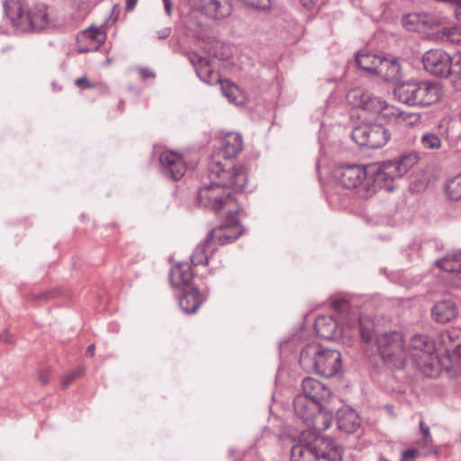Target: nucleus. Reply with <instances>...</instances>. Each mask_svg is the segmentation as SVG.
I'll return each instance as SVG.
<instances>
[{
  "label": "nucleus",
  "instance_id": "4",
  "mask_svg": "<svg viewBox=\"0 0 461 461\" xmlns=\"http://www.w3.org/2000/svg\"><path fill=\"white\" fill-rule=\"evenodd\" d=\"M376 169V165L367 168L358 165L344 166L334 170V177L341 186L353 189L357 196L367 199L383 189L380 181L373 176Z\"/></svg>",
  "mask_w": 461,
  "mask_h": 461
},
{
  "label": "nucleus",
  "instance_id": "21",
  "mask_svg": "<svg viewBox=\"0 0 461 461\" xmlns=\"http://www.w3.org/2000/svg\"><path fill=\"white\" fill-rule=\"evenodd\" d=\"M457 314V306L450 300L438 302L431 310L432 319L440 323H447L455 320Z\"/></svg>",
  "mask_w": 461,
  "mask_h": 461
},
{
  "label": "nucleus",
  "instance_id": "33",
  "mask_svg": "<svg viewBox=\"0 0 461 461\" xmlns=\"http://www.w3.org/2000/svg\"><path fill=\"white\" fill-rule=\"evenodd\" d=\"M359 334L362 341L367 346L375 344V324L372 320L366 317L358 318Z\"/></svg>",
  "mask_w": 461,
  "mask_h": 461
},
{
  "label": "nucleus",
  "instance_id": "35",
  "mask_svg": "<svg viewBox=\"0 0 461 461\" xmlns=\"http://www.w3.org/2000/svg\"><path fill=\"white\" fill-rule=\"evenodd\" d=\"M445 193L450 200H461V173L447 182L445 185Z\"/></svg>",
  "mask_w": 461,
  "mask_h": 461
},
{
  "label": "nucleus",
  "instance_id": "5",
  "mask_svg": "<svg viewBox=\"0 0 461 461\" xmlns=\"http://www.w3.org/2000/svg\"><path fill=\"white\" fill-rule=\"evenodd\" d=\"M300 365L307 372L331 377L341 367V355L338 350L324 348L319 344L312 343L302 350Z\"/></svg>",
  "mask_w": 461,
  "mask_h": 461
},
{
  "label": "nucleus",
  "instance_id": "53",
  "mask_svg": "<svg viewBox=\"0 0 461 461\" xmlns=\"http://www.w3.org/2000/svg\"><path fill=\"white\" fill-rule=\"evenodd\" d=\"M95 354V345L94 344H91L87 347L86 350V355L92 357Z\"/></svg>",
  "mask_w": 461,
  "mask_h": 461
},
{
  "label": "nucleus",
  "instance_id": "49",
  "mask_svg": "<svg viewBox=\"0 0 461 461\" xmlns=\"http://www.w3.org/2000/svg\"><path fill=\"white\" fill-rule=\"evenodd\" d=\"M70 374L74 377V379L77 380L84 375V368L77 367V369L70 372Z\"/></svg>",
  "mask_w": 461,
  "mask_h": 461
},
{
  "label": "nucleus",
  "instance_id": "44",
  "mask_svg": "<svg viewBox=\"0 0 461 461\" xmlns=\"http://www.w3.org/2000/svg\"><path fill=\"white\" fill-rule=\"evenodd\" d=\"M75 381L74 377L71 375L70 373L65 375L62 378H61V385L63 387H68L73 382Z\"/></svg>",
  "mask_w": 461,
  "mask_h": 461
},
{
  "label": "nucleus",
  "instance_id": "51",
  "mask_svg": "<svg viewBox=\"0 0 461 461\" xmlns=\"http://www.w3.org/2000/svg\"><path fill=\"white\" fill-rule=\"evenodd\" d=\"M300 2L306 9H312L314 5V0H300Z\"/></svg>",
  "mask_w": 461,
  "mask_h": 461
},
{
  "label": "nucleus",
  "instance_id": "25",
  "mask_svg": "<svg viewBox=\"0 0 461 461\" xmlns=\"http://www.w3.org/2000/svg\"><path fill=\"white\" fill-rule=\"evenodd\" d=\"M333 421V415L330 411L324 409L322 403L320 404V409L317 413L312 415L309 420V422H305V424L312 429L313 433H319L323 430L328 429Z\"/></svg>",
  "mask_w": 461,
  "mask_h": 461
},
{
  "label": "nucleus",
  "instance_id": "19",
  "mask_svg": "<svg viewBox=\"0 0 461 461\" xmlns=\"http://www.w3.org/2000/svg\"><path fill=\"white\" fill-rule=\"evenodd\" d=\"M28 18L26 31H41L50 23L48 7L43 4L31 5Z\"/></svg>",
  "mask_w": 461,
  "mask_h": 461
},
{
  "label": "nucleus",
  "instance_id": "31",
  "mask_svg": "<svg viewBox=\"0 0 461 461\" xmlns=\"http://www.w3.org/2000/svg\"><path fill=\"white\" fill-rule=\"evenodd\" d=\"M202 11L213 19H221L230 14V8L222 5L220 0H204Z\"/></svg>",
  "mask_w": 461,
  "mask_h": 461
},
{
  "label": "nucleus",
  "instance_id": "23",
  "mask_svg": "<svg viewBox=\"0 0 461 461\" xmlns=\"http://www.w3.org/2000/svg\"><path fill=\"white\" fill-rule=\"evenodd\" d=\"M437 266L446 272L454 274V285L461 286V252L447 255L438 260Z\"/></svg>",
  "mask_w": 461,
  "mask_h": 461
},
{
  "label": "nucleus",
  "instance_id": "34",
  "mask_svg": "<svg viewBox=\"0 0 461 461\" xmlns=\"http://www.w3.org/2000/svg\"><path fill=\"white\" fill-rule=\"evenodd\" d=\"M291 461H319V459L312 446L295 445L291 450Z\"/></svg>",
  "mask_w": 461,
  "mask_h": 461
},
{
  "label": "nucleus",
  "instance_id": "17",
  "mask_svg": "<svg viewBox=\"0 0 461 461\" xmlns=\"http://www.w3.org/2000/svg\"><path fill=\"white\" fill-rule=\"evenodd\" d=\"M313 448L320 457L328 461H340L342 459V448L333 439L316 437Z\"/></svg>",
  "mask_w": 461,
  "mask_h": 461
},
{
  "label": "nucleus",
  "instance_id": "30",
  "mask_svg": "<svg viewBox=\"0 0 461 461\" xmlns=\"http://www.w3.org/2000/svg\"><path fill=\"white\" fill-rule=\"evenodd\" d=\"M381 58L382 56L380 55L363 50L357 54L356 62L357 66L363 70L375 74Z\"/></svg>",
  "mask_w": 461,
  "mask_h": 461
},
{
  "label": "nucleus",
  "instance_id": "50",
  "mask_svg": "<svg viewBox=\"0 0 461 461\" xmlns=\"http://www.w3.org/2000/svg\"><path fill=\"white\" fill-rule=\"evenodd\" d=\"M165 10L167 15H170L172 13V2L171 0H163Z\"/></svg>",
  "mask_w": 461,
  "mask_h": 461
},
{
  "label": "nucleus",
  "instance_id": "27",
  "mask_svg": "<svg viewBox=\"0 0 461 461\" xmlns=\"http://www.w3.org/2000/svg\"><path fill=\"white\" fill-rule=\"evenodd\" d=\"M388 122L395 121L397 123L404 124L409 127H414L421 122V114L415 112L402 111L395 106L389 108Z\"/></svg>",
  "mask_w": 461,
  "mask_h": 461
},
{
  "label": "nucleus",
  "instance_id": "32",
  "mask_svg": "<svg viewBox=\"0 0 461 461\" xmlns=\"http://www.w3.org/2000/svg\"><path fill=\"white\" fill-rule=\"evenodd\" d=\"M214 249L212 247V242L209 239H206L201 242L191 256V262L194 266L198 265H208L209 263V253H212Z\"/></svg>",
  "mask_w": 461,
  "mask_h": 461
},
{
  "label": "nucleus",
  "instance_id": "3",
  "mask_svg": "<svg viewBox=\"0 0 461 461\" xmlns=\"http://www.w3.org/2000/svg\"><path fill=\"white\" fill-rule=\"evenodd\" d=\"M395 98L411 107H429L438 103L443 95V88L438 82L432 80H408L399 83L393 89Z\"/></svg>",
  "mask_w": 461,
  "mask_h": 461
},
{
  "label": "nucleus",
  "instance_id": "10",
  "mask_svg": "<svg viewBox=\"0 0 461 461\" xmlns=\"http://www.w3.org/2000/svg\"><path fill=\"white\" fill-rule=\"evenodd\" d=\"M407 349L409 360H413L420 368L431 366L437 358L434 342L426 336H413L407 344Z\"/></svg>",
  "mask_w": 461,
  "mask_h": 461
},
{
  "label": "nucleus",
  "instance_id": "37",
  "mask_svg": "<svg viewBox=\"0 0 461 461\" xmlns=\"http://www.w3.org/2000/svg\"><path fill=\"white\" fill-rule=\"evenodd\" d=\"M444 35H446L447 41L452 43H456V44L461 43V28L460 27H452L449 29H446L444 32Z\"/></svg>",
  "mask_w": 461,
  "mask_h": 461
},
{
  "label": "nucleus",
  "instance_id": "41",
  "mask_svg": "<svg viewBox=\"0 0 461 461\" xmlns=\"http://www.w3.org/2000/svg\"><path fill=\"white\" fill-rule=\"evenodd\" d=\"M419 450L415 448H410L402 452L401 461H407L410 458H415L419 456Z\"/></svg>",
  "mask_w": 461,
  "mask_h": 461
},
{
  "label": "nucleus",
  "instance_id": "52",
  "mask_svg": "<svg viewBox=\"0 0 461 461\" xmlns=\"http://www.w3.org/2000/svg\"><path fill=\"white\" fill-rule=\"evenodd\" d=\"M138 0H127V3H126V9L128 11H131L133 10V8L135 7V5L137 3Z\"/></svg>",
  "mask_w": 461,
  "mask_h": 461
},
{
  "label": "nucleus",
  "instance_id": "2",
  "mask_svg": "<svg viewBox=\"0 0 461 461\" xmlns=\"http://www.w3.org/2000/svg\"><path fill=\"white\" fill-rule=\"evenodd\" d=\"M209 177L212 185L199 190L198 199L204 206L211 207L219 214H239L240 205L227 189L236 192H242L246 186H236L234 184L227 183L226 179L212 177L208 168ZM227 180H235L233 177H227Z\"/></svg>",
  "mask_w": 461,
  "mask_h": 461
},
{
  "label": "nucleus",
  "instance_id": "22",
  "mask_svg": "<svg viewBox=\"0 0 461 461\" xmlns=\"http://www.w3.org/2000/svg\"><path fill=\"white\" fill-rule=\"evenodd\" d=\"M320 404L315 401H312L311 398H307V396L297 395L294 401V408L295 414L299 417L304 423L309 422L310 418L320 409Z\"/></svg>",
  "mask_w": 461,
  "mask_h": 461
},
{
  "label": "nucleus",
  "instance_id": "18",
  "mask_svg": "<svg viewBox=\"0 0 461 461\" xmlns=\"http://www.w3.org/2000/svg\"><path fill=\"white\" fill-rule=\"evenodd\" d=\"M302 388L303 393L300 395L307 396V398H311L318 403H321L322 402L329 400L331 395L329 388L320 381L312 377H307L303 380Z\"/></svg>",
  "mask_w": 461,
  "mask_h": 461
},
{
  "label": "nucleus",
  "instance_id": "28",
  "mask_svg": "<svg viewBox=\"0 0 461 461\" xmlns=\"http://www.w3.org/2000/svg\"><path fill=\"white\" fill-rule=\"evenodd\" d=\"M360 420L357 412L351 409L344 408L338 411V426L341 430L352 433L359 427Z\"/></svg>",
  "mask_w": 461,
  "mask_h": 461
},
{
  "label": "nucleus",
  "instance_id": "8",
  "mask_svg": "<svg viewBox=\"0 0 461 461\" xmlns=\"http://www.w3.org/2000/svg\"><path fill=\"white\" fill-rule=\"evenodd\" d=\"M351 137L361 147L379 149L390 140L391 132L382 124L365 123L356 127Z\"/></svg>",
  "mask_w": 461,
  "mask_h": 461
},
{
  "label": "nucleus",
  "instance_id": "12",
  "mask_svg": "<svg viewBox=\"0 0 461 461\" xmlns=\"http://www.w3.org/2000/svg\"><path fill=\"white\" fill-rule=\"evenodd\" d=\"M425 69L435 76L447 77L451 74L452 58L442 50H429L422 57Z\"/></svg>",
  "mask_w": 461,
  "mask_h": 461
},
{
  "label": "nucleus",
  "instance_id": "39",
  "mask_svg": "<svg viewBox=\"0 0 461 461\" xmlns=\"http://www.w3.org/2000/svg\"><path fill=\"white\" fill-rule=\"evenodd\" d=\"M75 85L81 89H94L95 84L92 83L86 77H82L75 81Z\"/></svg>",
  "mask_w": 461,
  "mask_h": 461
},
{
  "label": "nucleus",
  "instance_id": "24",
  "mask_svg": "<svg viewBox=\"0 0 461 461\" xmlns=\"http://www.w3.org/2000/svg\"><path fill=\"white\" fill-rule=\"evenodd\" d=\"M375 75L386 81H397L402 77L401 66L395 59L382 56Z\"/></svg>",
  "mask_w": 461,
  "mask_h": 461
},
{
  "label": "nucleus",
  "instance_id": "14",
  "mask_svg": "<svg viewBox=\"0 0 461 461\" xmlns=\"http://www.w3.org/2000/svg\"><path fill=\"white\" fill-rule=\"evenodd\" d=\"M159 162L164 174L175 180L182 178L187 169L185 155L176 151H163L159 156Z\"/></svg>",
  "mask_w": 461,
  "mask_h": 461
},
{
  "label": "nucleus",
  "instance_id": "29",
  "mask_svg": "<svg viewBox=\"0 0 461 461\" xmlns=\"http://www.w3.org/2000/svg\"><path fill=\"white\" fill-rule=\"evenodd\" d=\"M337 321L330 316H321L315 321V330L321 338L333 339L337 337Z\"/></svg>",
  "mask_w": 461,
  "mask_h": 461
},
{
  "label": "nucleus",
  "instance_id": "16",
  "mask_svg": "<svg viewBox=\"0 0 461 461\" xmlns=\"http://www.w3.org/2000/svg\"><path fill=\"white\" fill-rule=\"evenodd\" d=\"M106 39L105 32L98 27H89L77 34V51L86 53L98 50Z\"/></svg>",
  "mask_w": 461,
  "mask_h": 461
},
{
  "label": "nucleus",
  "instance_id": "42",
  "mask_svg": "<svg viewBox=\"0 0 461 461\" xmlns=\"http://www.w3.org/2000/svg\"><path fill=\"white\" fill-rule=\"evenodd\" d=\"M38 380L42 385H45L49 383L50 377V372L47 369L41 370L38 373Z\"/></svg>",
  "mask_w": 461,
  "mask_h": 461
},
{
  "label": "nucleus",
  "instance_id": "43",
  "mask_svg": "<svg viewBox=\"0 0 461 461\" xmlns=\"http://www.w3.org/2000/svg\"><path fill=\"white\" fill-rule=\"evenodd\" d=\"M138 73H139L140 77H141V79H143V80L155 77V74L150 69H149L147 68H138Z\"/></svg>",
  "mask_w": 461,
  "mask_h": 461
},
{
  "label": "nucleus",
  "instance_id": "36",
  "mask_svg": "<svg viewBox=\"0 0 461 461\" xmlns=\"http://www.w3.org/2000/svg\"><path fill=\"white\" fill-rule=\"evenodd\" d=\"M420 145L424 149H439L442 147V140L438 134L426 131L420 137Z\"/></svg>",
  "mask_w": 461,
  "mask_h": 461
},
{
  "label": "nucleus",
  "instance_id": "6",
  "mask_svg": "<svg viewBox=\"0 0 461 461\" xmlns=\"http://www.w3.org/2000/svg\"><path fill=\"white\" fill-rule=\"evenodd\" d=\"M378 353L384 363L402 369L409 361V351L403 335L398 331L384 332L376 338Z\"/></svg>",
  "mask_w": 461,
  "mask_h": 461
},
{
  "label": "nucleus",
  "instance_id": "47",
  "mask_svg": "<svg viewBox=\"0 0 461 461\" xmlns=\"http://www.w3.org/2000/svg\"><path fill=\"white\" fill-rule=\"evenodd\" d=\"M453 5H456V16L461 21V0H453Z\"/></svg>",
  "mask_w": 461,
  "mask_h": 461
},
{
  "label": "nucleus",
  "instance_id": "7",
  "mask_svg": "<svg viewBox=\"0 0 461 461\" xmlns=\"http://www.w3.org/2000/svg\"><path fill=\"white\" fill-rule=\"evenodd\" d=\"M420 159L419 154L415 151H409L401 154L398 158L384 161L376 165V171L373 176L386 191H393V182L396 178L404 176Z\"/></svg>",
  "mask_w": 461,
  "mask_h": 461
},
{
  "label": "nucleus",
  "instance_id": "1",
  "mask_svg": "<svg viewBox=\"0 0 461 461\" xmlns=\"http://www.w3.org/2000/svg\"><path fill=\"white\" fill-rule=\"evenodd\" d=\"M242 140L240 135L234 132L226 134L221 140V147L211 158L209 167L212 177H233L235 180H228V183L236 186H246L248 184V173L242 166H235L233 158L241 151Z\"/></svg>",
  "mask_w": 461,
  "mask_h": 461
},
{
  "label": "nucleus",
  "instance_id": "54",
  "mask_svg": "<svg viewBox=\"0 0 461 461\" xmlns=\"http://www.w3.org/2000/svg\"><path fill=\"white\" fill-rule=\"evenodd\" d=\"M456 355L461 360V345L457 347L456 348Z\"/></svg>",
  "mask_w": 461,
  "mask_h": 461
},
{
  "label": "nucleus",
  "instance_id": "26",
  "mask_svg": "<svg viewBox=\"0 0 461 461\" xmlns=\"http://www.w3.org/2000/svg\"><path fill=\"white\" fill-rule=\"evenodd\" d=\"M193 271L188 263H178L170 270V283L174 287H181L191 282Z\"/></svg>",
  "mask_w": 461,
  "mask_h": 461
},
{
  "label": "nucleus",
  "instance_id": "45",
  "mask_svg": "<svg viewBox=\"0 0 461 461\" xmlns=\"http://www.w3.org/2000/svg\"><path fill=\"white\" fill-rule=\"evenodd\" d=\"M418 20V17L415 14H409L405 16L402 20V23L404 26L408 27L410 23H414Z\"/></svg>",
  "mask_w": 461,
  "mask_h": 461
},
{
  "label": "nucleus",
  "instance_id": "20",
  "mask_svg": "<svg viewBox=\"0 0 461 461\" xmlns=\"http://www.w3.org/2000/svg\"><path fill=\"white\" fill-rule=\"evenodd\" d=\"M207 293L195 287L185 290L179 300L181 309L186 313H194L206 300Z\"/></svg>",
  "mask_w": 461,
  "mask_h": 461
},
{
  "label": "nucleus",
  "instance_id": "55",
  "mask_svg": "<svg viewBox=\"0 0 461 461\" xmlns=\"http://www.w3.org/2000/svg\"><path fill=\"white\" fill-rule=\"evenodd\" d=\"M347 329H348V326H347L346 328H343V329H342V334H343V335H346V333H347Z\"/></svg>",
  "mask_w": 461,
  "mask_h": 461
},
{
  "label": "nucleus",
  "instance_id": "56",
  "mask_svg": "<svg viewBox=\"0 0 461 461\" xmlns=\"http://www.w3.org/2000/svg\"><path fill=\"white\" fill-rule=\"evenodd\" d=\"M353 326H356V323H353ZM348 328L350 330L352 328V325L350 323H348Z\"/></svg>",
  "mask_w": 461,
  "mask_h": 461
},
{
  "label": "nucleus",
  "instance_id": "46",
  "mask_svg": "<svg viewBox=\"0 0 461 461\" xmlns=\"http://www.w3.org/2000/svg\"><path fill=\"white\" fill-rule=\"evenodd\" d=\"M334 309L343 310L348 307V302L346 300L336 301L333 303Z\"/></svg>",
  "mask_w": 461,
  "mask_h": 461
},
{
  "label": "nucleus",
  "instance_id": "40",
  "mask_svg": "<svg viewBox=\"0 0 461 461\" xmlns=\"http://www.w3.org/2000/svg\"><path fill=\"white\" fill-rule=\"evenodd\" d=\"M451 73L461 77V52L452 58Z\"/></svg>",
  "mask_w": 461,
  "mask_h": 461
},
{
  "label": "nucleus",
  "instance_id": "13",
  "mask_svg": "<svg viewBox=\"0 0 461 461\" xmlns=\"http://www.w3.org/2000/svg\"><path fill=\"white\" fill-rule=\"evenodd\" d=\"M197 73L203 81L212 85L220 83L223 95L229 99L230 102L235 104H241L244 102V96L239 86L229 80H221L217 73L212 72L209 66L198 68Z\"/></svg>",
  "mask_w": 461,
  "mask_h": 461
},
{
  "label": "nucleus",
  "instance_id": "11",
  "mask_svg": "<svg viewBox=\"0 0 461 461\" xmlns=\"http://www.w3.org/2000/svg\"><path fill=\"white\" fill-rule=\"evenodd\" d=\"M221 215L226 217V221L222 225L214 228L208 239L212 243L225 245L236 240L242 234L243 229L240 222L236 219L238 214Z\"/></svg>",
  "mask_w": 461,
  "mask_h": 461
},
{
  "label": "nucleus",
  "instance_id": "15",
  "mask_svg": "<svg viewBox=\"0 0 461 461\" xmlns=\"http://www.w3.org/2000/svg\"><path fill=\"white\" fill-rule=\"evenodd\" d=\"M4 7L5 14L13 25L26 31L31 5L25 0H5Z\"/></svg>",
  "mask_w": 461,
  "mask_h": 461
},
{
  "label": "nucleus",
  "instance_id": "48",
  "mask_svg": "<svg viewBox=\"0 0 461 461\" xmlns=\"http://www.w3.org/2000/svg\"><path fill=\"white\" fill-rule=\"evenodd\" d=\"M70 374L74 377V379L77 380L84 375V368L77 367V369L70 372Z\"/></svg>",
  "mask_w": 461,
  "mask_h": 461
},
{
  "label": "nucleus",
  "instance_id": "38",
  "mask_svg": "<svg viewBox=\"0 0 461 461\" xmlns=\"http://www.w3.org/2000/svg\"><path fill=\"white\" fill-rule=\"evenodd\" d=\"M420 429L423 436L424 446H430L432 444V437L429 426L425 424L423 420H420Z\"/></svg>",
  "mask_w": 461,
  "mask_h": 461
},
{
  "label": "nucleus",
  "instance_id": "9",
  "mask_svg": "<svg viewBox=\"0 0 461 461\" xmlns=\"http://www.w3.org/2000/svg\"><path fill=\"white\" fill-rule=\"evenodd\" d=\"M347 99L353 106L362 108L373 114H378L387 122L390 116L388 109L393 106L380 97L372 96L359 88L349 91Z\"/></svg>",
  "mask_w": 461,
  "mask_h": 461
}]
</instances>
